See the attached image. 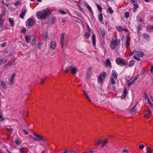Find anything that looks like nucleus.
Here are the masks:
<instances>
[{
  "instance_id": "obj_1",
  "label": "nucleus",
  "mask_w": 153,
  "mask_h": 153,
  "mask_svg": "<svg viewBox=\"0 0 153 153\" xmlns=\"http://www.w3.org/2000/svg\"><path fill=\"white\" fill-rule=\"evenodd\" d=\"M49 10L46 9L42 11H38L36 13L37 18L39 19H45L48 16L49 14Z\"/></svg>"
},
{
  "instance_id": "obj_2",
  "label": "nucleus",
  "mask_w": 153,
  "mask_h": 153,
  "mask_svg": "<svg viewBox=\"0 0 153 153\" xmlns=\"http://www.w3.org/2000/svg\"><path fill=\"white\" fill-rule=\"evenodd\" d=\"M120 40L119 39H113L111 43L110 46L111 48L115 50L119 45Z\"/></svg>"
},
{
  "instance_id": "obj_3",
  "label": "nucleus",
  "mask_w": 153,
  "mask_h": 153,
  "mask_svg": "<svg viewBox=\"0 0 153 153\" xmlns=\"http://www.w3.org/2000/svg\"><path fill=\"white\" fill-rule=\"evenodd\" d=\"M25 38L27 42L29 43L30 41L31 45H34L35 44L36 41L34 35H30L29 37L27 36H25Z\"/></svg>"
},
{
  "instance_id": "obj_4",
  "label": "nucleus",
  "mask_w": 153,
  "mask_h": 153,
  "mask_svg": "<svg viewBox=\"0 0 153 153\" xmlns=\"http://www.w3.org/2000/svg\"><path fill=\"white\" fill-rule=\"evenodd\" d=\"M117 63L121 66H126L127 65V63L122 58H118L116 60Z\"/></svg>"
},
{
  "instance_id": "obj_5",
  "label": "nucleus",
  "mask_w": 153,
  "mask_h": 153,
  "mask_svg": "<svg viewBox=\"0 0 153 153\" xmlns=\"http://www.w3.org/2000/svg\"><path fill=\"white\" fill-rule=\"evenodd\" d=\"M69 70H70L71 74H75L77 72V68L74 65H72L69 66Z\"/></svg>"
},
{
  "instance_id": "obj_6",
  "label": "nucleus",
  "mask_w": 153,
  "mask_h": 153,
  "mask_svg": "<svg viewBox=\"0 0 153 153\" xmlns=\"http://www.w3.org/2000/svg\"><path fill=\"white\" fill-rule=\"evenodd\" d=\"M33 134L35 136L34 137V140L38 141H41L42 139V137L39 136L38 134H36L35 133H33Z\"/></svg>"
},
{
  "instance_id": "obj_7",
  "label": "nucleus",
  "mask_w": 153,
  "mask_h": 153,
  "mask_svg": "<svg viewBox=\"0 0 153 153\" xmlns=\"http://www.w3.org/2000/svg\"><path fill=\"white\" fill-rule=\"evenodd\" d=\"M28 21V25L29 26H31L34 23L35 21L33 19L31 18L27 20L26 22Z\"/></svg>"
},
{
  "instance_id": "obj_8",
  "label": "nucleus",
  "mask_w": 153,
  "mask_h": 153,
  "mask_svg": "<svg viewBox=\"0 0 153 153\" xmlns=\"http://www.w3.org/2000/svg\"><path fill=\"white\" fill-rule=\"evenodd\" d=\"M117 30L119 32L125 31H128V30L126 29L123 28L121 26H118L116 27Z\"/></svg>"
},
{
  "instance_id": "obj_9",
  "label": "nucleus",
  "mask_w": 153,
  "mask_h": 153,
  "mask_svg": "<svg viewBox=\"0 0 153 153\" xmlns=\"http://www.w3.org/2000/svg\"><path fill=\"white\" fill-rule=\"evenodd\" d=\"M126 40L125 43H126V47L127 48L130 45V38L128 36H126Z\"/></svg>"
},
{
  "instance_id": "obj_10",
  "label": "nucleus",
  "mask_w": 153,
  "mask_h": 153,
  "mask_svg": "<svg viewBox=\"0 0 153 153\" xmlns=\"http://www.w3.org/2000/svg\"><path fill=\"white\" fill-rule=\"evenodd\" d=\"M112 77H113L114 79H117V77L118 74L114 70H113L112 72Z\"/></svg>"
},
{
  "instance_id": "obj_11",
  "label": "nucleus",
  "mask_w": 153,
  "mask_h": 153,
  "mask_svg": "<svg viewBox=\"0 0 153 153\" xmlns=\"http://www.w3.org/2000/svg\"><path fill=\"white\" fill-rule=\"evenodd\" d=\"M8 59L7 58H2L0 59V65H1L7 62Z\"/></svg>"
},
{
  "instance_id": "obj_12",
  "label": "nucleus",
  "mask_w": 153,
  "mask_h": 153,
  "mask_svg": "<svg viewBox=\"0 0 153 153\" xmlns=\"http://www.w3.org/2000/svg\"><path fill=\"white\" fill-rule=\"evenodd\" d=\"M64 39V35L63 33H62L61 35L60 42L62 48H63V40Z\"/></svg>"
},
{
  "instance_id": "obj_13",
  "label": "nucleus",
  "mask_w": 153,
  "mask_h": 153,
  "mask_svg": "<svg viewBox=\"0 0 153 153\" xmlns=\"http://www.w3.org/2000/svg\"><path fill=\"white\" fill-rule=\"evenodd\" d=\"M135 54L138 57H142L144 55L143 52L141 51H136L135 52Z\"/></svg>"
},
{
  "instance_id": "obj_14",
  "label": "nucleus",
  "mask_w": 153,
  "mask_h": 153,
  "mask_svg": "<svg viewBox=\"0 0 153 153\" xmlns=\"http://www.w3.org/2000/svg\"><path fill=\"white\" fill-rule=\"evenodd\" d=\"M56 43L53 41H52L51 43L50 46V48H51L53 49H54L56 47Z\"/></svg>"
},
{
  "instance_id": "obj_15",
  "label": "nucleus",
  "mask_w": 153,
  "mask_h": 153,
  "mask_svg": "<svg viewBox=\"0 0 153 153\" xmlns=\"http://www.w3.org/2000/svg\"><path fill=\"white\" fill-rule=\"evenodd\" d=\"M98 19L100 22L104 24V22L103 21V16L102 13H100L99 15L98 16Z\"/></svg>"
},
{
  "instance_id": "obj_16",
  "label": "nucleus",
  "mask_w": 153,
  "mask_h": 153,
  "mask_svg": "<svg viewBox=\"0 0 153 153\" xmlns=\"http://www.w3.org/2000/svg\"><path fill=\"white\" fill-rule=\"evenodd\" d=\"M1 85L4 89H7V87L6 85L5 82L3 81H1Z\"/></svg>"
},
{
  "instance_id": "obj_17",
  "label": "nucleus",
  "mask_w": 153,
  "mask_h": 153,
  "mask_svg": "<svg viewBox=\"0 0 153 153\" xmlns=\"http://www.w3.org/2000/svg\"><path fill=\"white\" fill-rule=\"evenodd\" d=\"M127 92V89L126 88H125L123 91V94L122 95L121 98L122 99L125 98L126 96Z\"/></svg>"
},
{
  "instance_id": "obj_18",
  "label": "nucleus",
  "mask_w": 153,
  "mask_h": 153,
  "mask_svg": "<svg viewBox=\"0 0 153 153\" xmlns=\"http://www.w3.org/2000/svg\"><path fill=\"white\" fill-rule=\"evenodd\" d=\"M146 30L148 32H150L153 31V26L152 25H149L147 27Z\"/></svg>"
},
{
  "instance_id": "obj_19",
  "label": "nucleus",
  "mask_w": 153,
  "mask_h": 153,
  "mask_svg": "<svg viewBox=\"0 0 153 153\" xmlns=\"http://www.w3.org/2000/svg\"><path fill=\"white\" fill-rule=\"evenodd\" d=\"M137 111V109L136 106H134V107L130 110V113L131 114H135Z\"/></svg>"
},
{
  "instance_id": "obj_20",
  "label": "nucleus",
  "mask_w": 153,
  "mask_h": 153,
  "mask_svg": "<svg viewBox=\"0 0 153 153\" xmlns=\"http://www.w3.org/2000/svg\"><path fill=\"white\" fill-rule=\"evenodd\" d=\"M27 11V9H25V10L22 12V13L19 16L20 18L22 19H23L24 17L26 14Z\"/></svg>"
},
{
  "instance_id": "obj_21",
  "label": "nucleus",
  "mask_w": 153,
  "mask_h": 153,
  "mask_svg": "<svg viewBox=\"0 0 153 153\" xmlns=\"http://www.w3.org/2000/svg\"><path fill=\"white\" fill-rule=\"evenodd\" d=\"M152 112L150 110H149L147 112V113L144 116L145 118L148 119L149 118V116L151 114Z\"/></svg>"
},
{
  "instance_id": "obj_22",
  "label": "nucleus",
  "mask_w": 153,
  "mask_h": 153,
  "mask_svg": "<svg viewBox=\"0 0 153 153\" xmlns=\"http://www.w3.org/2000/svg\"><path fill=\"white\" fill-rule=\"evenodd\" d=\"M115 79L114 78L111 77L109 83L112 85L115 84L116 83Z\"/></svg>"
},
{
  "instance_id": "obj_23",
  "label": "nucleus",
  "mask_w": 153,
  "mask_h": 153,
  "mask_svg": "<svg viewBox=\"0 0 153 153\" xmlns=\"http://www.w3.org/2000/svg\"><path fill=\"white\" fill-rule=\"evenodd\" d=\"M14 82V79L10 78L9 79V81L8 83V84L10 86H12L13 85Z\"/></svg>"
},
{
  "instance_id": "obj_24",
  "label": "nucleus",
  "mask_w": 153,
  "mask_h": 153,
  "mask_svg": "<svg viewBox=\"0 0 153 153\" xmlns=\"http://www.w3.org/2000/svg\"><path fill=\"white\" fill-rule=\"evenodd\" d=\"M140 2V0H131V2L133 5L137 4V3Z\"/></svg>"
},
{
  "instance_id": "obj_25",
  "label": "nucleus",
  "mask_w": 153,
  "mask_h": 153,
  "mask_svg": "<svg viewBox=\"0 0 153 153\" xmlns=\"http://www.w3.org/2000/svg\"><path fill=\"white\" fill-rule=\"evenodd\" d=\"M108 142V140L107 139H105L103 141L102 140V142L101 143H102V145L101 147L102 148L107 144Z\"/></svg>"
},
{
  "instance_id": "obj_26",
  "label": "nucleus",
  "mask_w": 153,
  "mask_h": 153,
  "mask_svg": "<svg viewBox=\"0 0 153 153\" xmlns=\"http://www.w3.org/2000/svg\"><path fill=\"white\" fill-rule=\"evenodd\" d=\"M90 36V32H85L84 35V36L85 37L86 39H88Z\"/></svg>"
},
{
  "instance_id": "obj_27",
  "label": "nucleus",
  "mask_w": 153,
  "mask_h": 153,
  "mask_svg": "<svg viewBox=\"0 0 153 153\" xmlns=\"http://www.w3.org/2000/svg\"><path fill=\"white\" fill-rule=\"evenodd\" d=\"M105 65L107 67H109L111 65V63L109 59H108L106 60L105 62Z\"/></svg>"
},
{
  "instance_id": "obj_28",
  "label": "nucleus",
  "mask_w": 153,
  "mask_h": 153,
  "mask_svg": "<svg viewBox=\"0 0 153 153\" xmlns=\"http://www.w3.org/2000/svg\"><path fill=\"white\" fill-rule=\"evenodd\" d=\"M152 150V149L150 147H147L146 149V151L147 153H151Z\"/></svg>"
},
{
  "instance_id": "obj_29",
  "label": "nucleus",
  "mask_w": 153,
  "mask_h": 153,
  "mask_svg": "<svg viewBox=\"0 0 153 153\" xmlns=\"http://www.w3.org/2000/svg\"><path fill=\"white\" fill-rule=\"evenodd\" d=\"M97 6V8L98 9L99 11L100 12V13H101L102 11V9L100 5H99L98 4H96Z\"/></svg>"
},
{
  "instance_id": "obj_30",
  "label": "nucleus",
  "mask_w": 153,
  "mask_h": 153,
  "mask_svg": "<svg viewBox=\"0 0 153 153\" xmlns=\"http://www.w3.org/2000/svg\"><path fill=\"white\" fill-rule=\"evenodd\" d=\"M5 120L4 118H3L2 115V112L0 111V121L1 122L3 120Z\"/></svg>"
},
{
  "instance_id": "obj_31",
  "label": "nucleus",
  "mask_w": 153,
  "mask_h": 153,
  "mask_svg": "<svg viewBox=\"0 0 153 153\" xmlns=\"http://www.w3.org/2000/svg\"><path fill=\"white\" fill-rule=\"evenodd\" d=\"M134 60H132L130 61L129 63V67H131L134 65Z\"/></svg>"
},
{
  "instance_id": "obj_32",
  "label": "nucleus",
  "mask_w": 153,
  "mask_h": 153,
  "mask_svg": "<svg viewBox=\"0 0 153 153\" xmlns=\"http://www.w3.org/2000/svg\"><path fill=\"white\" fill-rule=\"evenodd\" d=\"M102 140H100L98 141L97 142L95 141V145L96 146H97L99 145L100 144L102 143Z\"/></svg>"
},
{
  "instance_id": "obj_33",
  "label": "nucleus",
  "mask_w": 153,
  "mask_h": 153,
  "mask_svg": "<svg viewBox=\"0 0 153 153\" xmlns=\"http://www.w3.org/2000/svg\"><path fill=\"white\" fill-rule=\"evenodd\" d=\"M98 81L100 83H101L102 82V78L100 75H99L98 76Z\"/></svg>"
},
{
  "instance_id": "obj_34",
  "label": "nucleus",
  "mask_w": 153,
  "mask_h": 153,
  "mask_svg": "<svg viewBox=\"0 0 153 153\" xmlns=\"http://www.w3.org/2000/svg\"><path fill=\"white\" fill-rule=\"evenodd\" d=\"M9 21L12 26H13L14 24L13 21L10 18H9Z\"/></svg>"
},
{
  "instance_id": "obj_35",
  "label": "nucleus",
  "mask_w": 153,
  "mask_h": 153,
  "mask_svg": "<svg viewBox=\"0 0 153 153\" xmlns=\"http://www.w3.org/2000/svg\"><path fill=\"white\" fill-rule=\"evenodd\" d=\"M137 19L140 22H143V19L142 18H141L139 16H138L137 17Z\"/></svg>"
},
{
  "instance_id": "obj_36",
  "label": "nucleus",
  "mask_w": 153,
  "mask_h": 153,
  "mask_svg": "<svg viewBox=\"0 0 153 153\" xmlns=\"http://www.w3.org/2000/svg\"><path fill=\"white\" fill-rule=\"evenodd\" d=\"M134 5V7L133 10V12H135L137 10V9L138 7V4H136Z\"/></svg>"
},
{
  "instance_id": "obj_37",
  "label": "nucleus",
  "mask_w": 153,
  "mask_h": 153,
  "mask_svg": "<svg viewBox=\"0 0 153 153\" xmlns=\"http://www.w3.org/2000/svg\"><path fill=\"white\" fill-rule=\"evenodd\" d=\"M134 5V7L133 10V12H135L137 10V9L138 7V4H136Z\"/></svg>"
},
{
  "instance_id": "obj_38",
  "label": "nucleus",
  "mask_w": 153,
  "mask_h": 153,
  "mask_svg": "<svg viewBox=\"0 0 153 153\" xmlns=\"http://www.w3.org/2000/svg\"><path fill=\"white\" fill-rule=\"evenodd\" d=\"M3 19L2 16L0 15V25H1L3 23Z\"/></svg>"
},
{
  "instance_id": "obj_39",
  "label": "nucleus",
  "mask_w": 153,
  "mask_h": 153,
  "mask_svg": "<svg viewBox=\"0 0 153 153\" xmlns=\"http://www.w3.org/2000/svg\"><path fill=\"white\" fill-rule=\"evenodd\" d=\"M83 92H84V94H85V95L86 98L88 99V100H89V101L90 102H91V101L90 100V99L88 96L86 92H85L84 91H83Z\"/></svg>"
},
{
  "instance_id": "obj_40",
  "label": "nucleus",
  "mask_w": 153,
  "mask_h": 153,
  "mask_svg": "<svg viewBox=\"0 0 153 153\" xmlns=\"http://www.w3.org/2000/svg\"><path fill=\"white\" fill-rule=\"evenodd\" d=\"M68 43V41L67 40H64L63 46H66Z\"/></svg>"
},
{
  "instance_id": "obj_41",
  "label": "nucleus",
  "mask_w": 153,
  "mask_h": 153,
  "mask_svg": "<svg viewBox=\"0 0 153 153\" xmlns=\"http://www.w3.org/2000/svg\"><path fill=\"white\" fill-rule=\"evenodd\" d=\"M87 8L88 9V10L90 11V12L91 13V14H93V12L91 7L90 6H89V7H87Z\"/></svg>"
},
{
  "instance_id": "obj_42",
  "label": "nucleus",
  "mask_w": 153,
  "mask_h": 153,
  "mask_svg": "<svg viewBox=\"0 0 153 153\" xmlns=\"http://www.w3.org/2000/svg\"><path fill=\"white\" fill-rule=\"evenodd\" d=\"M108 10L111 14H112L113 13L114 11L110 7H109Z\"/></svg>"
},
{
  "instance_id": "obj_43",
  "label": "nucleus",
  "mask_w": 153,
  "mask_h": 153,
  "mask_svg": "<svg viewBox=\"0 0 153 153\" xmlns=\"http://www.w3.org/2000/svg\"><path fill=\"white\" fill-rule=\"evenodd\" d=\"M143 36L144 38L146 39H147L149 37V35L146 33L143 34Z\"/></svg>"
},
{
  "instance_id": "obj_44",
  "label": "nucleus",
  "mask_w": 153,
  "mask_h": 153,
  "mask_svg": "<svg viewBox=\"0 0 153 153\" xmlns=\"http://www.w3.org/2000/svg\"><path fill=\"white\" fill-rule=\"evenodd\" d=\"M59 13L61 14H66L67 13L66 12H65L64 11L62 10H60L59 11Z\"/></svg>"
},
{
  "instance_id": "obj_45",
  "label": "nucleus",
  "mask_w": 153,
  "mask_h": 153,
  "mask_svg": "<svg viewBox=\"0 0 153 153\" xmlns=\"http://www.w3.org/2000/svg\"><path fill=\"white\" fill-rule=\"evenodd\" d=\"M91 69H88V71L87 74V78H88L89 76H90V72Z\"/></svg>"
},
{
  "instance_id": "obj_46",
  "label": "nucleus",
  "mask_w": 153,
  "mask_h": 153,
  "mask_svg": "<svg viewBox=\"0 0 153 153\" xmlns=\"http://www.w3.org/2000/svg\"><path fill=\"white\" fill-rule=\"evenodd\" d=\"M139 147L140 149H143L144 148V146L143 144H142L139 146Z\"/></svg>"
},
{
  "instance_id": "obj_47",
  "label": "nucleus",
  "mask_w": 153,
  "mask_h": 153,
  "mask_svg": "<svg viewBox=\"0 0 153 153\" xmlns=\"http://www.w3.org/2000/svg\"><path fill=\"white\" fill-rule=\"evenodd\" d=\"M136 56H136V55L134 56H133L134 58L137 61L140 60V59L139 58L137 57Z\"/></svg>"
},
{
  "instance_id": "obj_48",
  "label": "nucleus",
  "mask_w": 153,
  "mask_h": 153,
  "mask_svg": "<svg viewBox=\"0 0 153 153\" xmlns=\"http://www.w3.org/2000/svg\"><path fill=\"white\" fill-rule=\"evenodd\" d=\"M107 73H105V72H102L101 74L100 75V76H101L102 77V76H105V75Z\"/></svg>"
},
{
  "instance_id": "obj_49",
  "label": "nucleus",
  "mask_w": 153,
  "mask_h": 153,
  "mask_svg": "<svg viewBox=\"0 0 153 153\" xmlns=\"http://www.w3.org/2000/svg\"><path fill=\"white\" fill-rule=\"evenodd\" d=\"M15 143L17 145H19L20 144V141L17 140L15 141Z\"/></svg>"
},
{
  "instance_id": "obj_50",
  "label": "nucleus",
  "mask_w": 153,
  "mask_h": 153,
  "mask_svg": "<svg viewBox=\"0 0 153 153\" xmlns=\"http://www.w3.org/2000/svg\"><path fill=\"white\" fill-rule=\"evenodd\" d=\"M92 39L93 44L94 46H95L96 44L95 39Z\"/></svg>"
},
{
  "instance_id": "obj_51",
  "label": "nucleus",
  "mask_w": 153,
  "mask_h": 153,
  "mask_svg": "<svg viewBox=\"0 0 153 153\" xmlns=\"http://www.w3.org/2000/svg\"><path fill=\"white\" fill-rule=\"evenodd\" d=\"M14 5L16 7H17L19 5V3L18 1H16L14 3Z\"/></svg>"
},
{
  "instance_id": "obj_52",
  "label": "nucleus",
  "mask_w": 153,
  "mask_h": 153,
  "mask_svg": "<svg viewBox=\"0 0 153 153\" xmlns=\"http://www.w3.org/2000/svg\"><path fill=\"white\" fill-rule=\"evenodd\" d=\"M45 79H46L45 78V79L42 80H41L39 82L40 84H42L44 82H45Z\"/></svg>"
},
{
  "instance_id": "obj_53",
  "label": "nucleus",
  "mask_w": 153,
  "mask_h": 153,
  "mask_svg": "<svg viewBox=\"0 0 153 153\" xmlns=\"http://www.w3.org/2000/svg\"><path fill=\"white\" fill-rule=\"evenodd\" d=\"M134 82H135L134 81V80H133L128 84V86H131L132 84L134 83Z\"/></svg>"
},
{
  "instance_id": "obj_54",
  "label": "nucleus",
  "mask_w": 153,
  "mask_h": 153,
  "mask_svg": "<svg viewBox=\"0 0 153 153\" xmlns=\"http://www.w3.org/2000/svg\"><path fill=\"white\" fill-rule=\"evenodd\" d=\"M24 148H21L20 150H19V151H20V153H25L24 152Z\"/></svg>"
},
{
  "instance_id": "obj_55",
  "label": "nucleus",
  "mask_w": 153,
  "mask_h": 153,
  "mask_svg": "<svg viewBox=\"0 0 153 153\" xmlns=\"http://www.w3.org/2000/svg\"><path fill=\"white\" fill-rule=\"evenodd\" d=\"M125 17L126 18H127L128 17L129 14V13L128 12H126V13H125Z\"/></svg>"
},
{
  "instance_id": "obj_56",
  "label": "nucleus",
  "mask_w": 153,
  "mask_h": 153,
  "mask_svg": "<svg viewBox=\"0 0 153 153\" xmlns=\"http://www.w3.org/2000/svg\"><path fill=\"white\" fill-rule=\"evenodd\" d=\"M26 29L25 28H23L21 30V32L22 33H25L26 31Z\"/></svg>"
},
{
  "instance_id": "obj_57",
  "label": "nucleus",
  "mask_w": 153,
  "mask_h": 153,
  "mask_svg": "<svg viewBox=\"0 0 153 153\" xmlns=\"http://www.w3.org/2000/svg\"><path fill=\"white\" fill-rule=\"evenodd\" d=\"M16 75V74L15 73H13V74L12 75V76H11L10 78L14 79V78Z\"/></svg>"
},
{
  "instance_id": "obj_58",
  "label": "nucleus",
  "mask_w": 153,
  "mask_h": 153,
  "mask_svg": "<svg viewBox=\"0 0 153 153\" xmlns=\"http://www.w3.org/2000/svg\"><path fill=\"white\" fill-rule=\"evenodd\" d=\"M16 75V74L15 73H13V74L12 75V76H11L10 78L14 79V78Z\"/></svg>"
},
{
  "instance_id": "obj_59",
  "label": "nucleus",
  "mask_w": 153,
  "mask_h": 153,
  "mask_svg": "<svg viewBox=\"0 0 153 153\" xmlns=\"http://www.w3.org/2000/svg\"><path fill=\"white\" fill-rule=\"evenodd\" d=\"M84 2L87 8L90 6L89 5V4H88V3L86 1H84Z\"/></svg>"
},
{
  "instance_id": "obj_60",
  "label": "nucleus",
  "mask_w": 153,
  "mask_h": 153,
  "mask_svg": "<svg viewBox=\"0 0 153 153\" xmlns=\"http://www.w3.org/2000/svg\"><path fill=\"white\" fill-rule=\"evenodd\" d=\"M70 71V70H69V67L68 68H66L65 72L66 73L68 72L69 71Z\"/></svg>"
},
{
  "instance_id": "obj_61",
  "label": "nucleus",
  "mask_w": 153,
  "mask_h": 153,
  "mask_svg": "<svg viewBox=\"0 0 153 153\" xmlns=\"http://www.w3.org/2000/svg\"><path fill=\"white\" fill-rule=\"evenodd\" d=\"M23 131L25 134H28V133L27 132V131L23 129Z\"/></svg>"
},
{
  "instance_id": "obj_62",
  "label": "nucleus",
  "mask_w": 153,
  "mask_h": 153,
  "mask_svg": "<svg viewBox=\"0 0 153 153\" xmlns=\"http://www.w3.org/2000/svg\"><path fill=\"white\" fill-rule=\"evenodd\" d=\"M41 153H47V151L46 149H45L42 151Z\"/></svg>"
},
{
  "instance_id": "obj_63",
  "label": "nucleus",
  "mask_w": 153,
  "mask_h": 153,
  "mask_svg": "<svg viewBox=\"0 0 153 153\" xmlns=\"http://www.w3.org/2000/svg\"><path fill=\"white\" fill-rule=\"evenodd\" d=\"M63 153H71V151L66 150Z\"/></svg>"
},
{
  "instance_id": "obj_64",
  "label": "nucleus",
  "mask_w": 153,
  "mask_h": 153,
  "mask_svg": "<svg viewBox=\"0 0 153 153\" xmlns=\"http://www.w3.org/2000/svg\"><path fill=\"white\" fill-rule=\"evenodd\" d=\"M94 152V151L92 150L91 151H90L88 152H84V153H93Z\"/></svg>"
}]
</instances>
